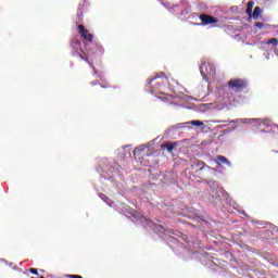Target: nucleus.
Returning <instances> with one entry per match:
<instances>
[{"instance_id": "6ab92c4d", "label": "nucleus", "mask_w": 278, "mask_h": 278, "mask_svg": "<svg viewBox=\"0 0 278 278\" xmlns=\"http://www.w3.org/2000/svg\"><path fill=\"white\" fill-rule=\"evenodd\" d=\"M136 151H137V150L135 149L134 153H136Z\"/></svg>"}, {"instance_id": "ddd939ff", "label": "nucleus", "mask_w": 278, "mask_h": 278, "mask_svg": "<svg viewBox=\"0 0 278 278\" xmlns=\"http://www.w3.org/2000/svg\"><path fill=\"white\" fill-rule=\"evenodd\" d=\"M159 78H160V76H154V78L150 79L148 83L149 86H151L153 84V81H155V79H159Z\"/></svg>"}, {"instance_id": "4468645a", "label": "nucleus", "mask_w": 278, "mask_h": 278, "mask_svg": "<svg viewBox=\"0 0 278 278\" xmlns=\"http://www.w3.org/2000/svg\"><path fill=\"white\" fill-rule=\"evenodd\" d=\"M255 27H258L260 29H262V27H264V23L257 22V23L255 24Z\"/></svg>"}, {"instance_id": "7ed1b4c3", "label": "nucleus", "mask_w": 278, "mask_h": 278, "mask_svg": "<svg viewBox=\"0 0 278 278\" xmlns=\"http://www.w3.org/2000/svg\"><path fill=\"white\" fill-rule=\"evenodd\" d=\"M202 77H207V75H216V67L208 62L202 63L200 67Z\"/></svg>"}, {"instance_id": "f8f14e48", "label": "nucleus", "mask_w": 278, "mask_h": 278, "mask_svg": "<svg viewBox=\"0 0 278 278\" xmlns=\"http://www.w3.org/2000/svg\"><path fill=\"white\" fill-rule=\"evenodd\" d=\"M191 125H195V127H201V126H203V122H201V121H192Z\"/></svg>"}, {"instance_id": "2eb2a0df", "label": "nucleus", "mask_w": 278, "mask_h": 278, "mask_svg": "<svg viewBox=\"0 0 278 278\" xmlns=\"http://www.w3.org/2000/svg\"><path fill=\"white\" fill-rule=\"evenodd\" d=\"M66 277L67 278H84V277H81L79 275H67Z\"/></svg>"}, {"instance_id": "f03ea898", "label": "nucleus", "mask_w": 278, "mask_h": 278, "mask_svg": "<svg viewBox=\"0 0 278 278\" xmlns=\"http://www.w3.org/2000/svg\"><path fill=\"white\" fill-rule=\"evenodd\" d=\"M71 47L73 49V55H79L80 60H86L88 63H90L88 58L84 59V55H81L84 50H81V41H79V39H73L71 41Z\"/></svg>"}, {"instance_id": "9b49d317", "label": "nucleus", "mask_w": 278, "mask_h": 278, "mask_svg": "<svg viewBox=\"0 0 278 278\" xmlns=\"http://www.w3.org/2000/svg\"><path fill=\"white\" fill-rule=\"evenodd\" d=\"M266 45H274V47H277L278 40L277 38H271L266 42Z\"/></svg>"}, {"instance_id": "0eeeda50", "label": "nucleus", "mask_w": 278, "mask_h": 278, "mask_svg": "<svg viewBox=\"0 0 278 278\" xmlns=\"http://www.w3.org/2000/svg\"><path fill=\"white\" fill-rule=\"evenodd\" d=\"M177 147V142H165L161 146L162 151H167L168 153H173V150Z\"/></svg>"}, {"instance_id": "1a4fd4ad", "label": "nucleus", "mask_w": 278, "mask_h": 278, "mask_svg": "<svg viewBox=\"0 0 278 278\" xmlns=\"http://www.w3.org/2000/svg\"><path fill=\"white\" fill-rule=\"evenodd\" d=\"M254 5H255V2H253V1L248 2L245 14H248L249 18H253V7Z\"/></svg>"}, {"instance_id": "6e6552de", "label": "nucleus", "mask_w": 278, "mask_h": 278, "mask_svg": "<svg viewBox=\"0 0 278 278\" xmlns=\"http://www.w3.org/2000/svg\"><path fill=\"white\" fill-rule=\"evenodd\" d=\"M216 162H217V164H226V166H231V162H229V159L225 157L223 155H217Z\"/></svg>"}, {"instance_id": "9d476101", "label": "nucleus", "mask_w": 278, "mask_h": 278, "mask_svg": "<svg viewBox=\"0 0 278 278\" xmlns=\"http://www.w3.org/2000/svg\"><path fill=\"white\" fill-rule=\"evenodd\" d=\"M261 15H262V8L255 7L252 13V17L254 18V21H258Z\"/></svg>"}, {"instance_id": "20e7f679", "label": "nucleus", "mask_w": 278, "mask_h": 278, "mask_svg": "<svg viewBox=\"0 0 278 278\" xmlns=\"http://www.w3.org/2000/svg\"><path fill=\"white\" fill-rule=\"evenodd\" d=\"M199 18L202 23V25H214V23H218V18L208 15V14H200Z\"/></svg>"}, {"instance_id": "f257e3e1", "label": "nucleus", "mask_w": 278, "mask_h": 278, "mask_svg": "<svg viewBox=\"0 0 278 278\" xmlns=\"http://www.w3.org/2000/svg\"><path fill=\"white\" fill-rule=\"evenodd\" d=\"M249 87V81L244 78H232L228 81V88L235 92H242Z\"/></svg>"}, {"instance_id": "dca6fc26", "label": "nucleus", "mask_w": 278, "mask_h": 278, "mask_svg": "<svg viewBox=\"0 0 278 278\" xmlns=\"http://www.w3.org/2000/svg\"><path fill=\"white\" fill-rule=\"evenodd\" d=\"M29 271H30L33 275H38V269H36V268H30Z\"/></svg>"}, {"instance_id": "f3484780", "label": "nucleus", "mask_w": 278, "mask_h": 278, "mask_svg": "<svg viewBox=\"0 0 278 278\" xmlns=\"http://www.w3.org/2000/svg\"><path fill=\"white\" fill-rule=\"evenodd\" d=\"M206 184H207L208 186H214L215 182L212 181V180H207Z\"/></svg>"}, {"instance_id": "39448f33", "label": "nucleus", "mask_w": 278, "mask_h": 278, "mask_svg": "<svg viewBox=\"0 0 278 278\" xmlns=\"http://www.w3.org/2000/svg\"><path fill=\"white\" fill-rule=\"evenodd\" d=\"M78 34L84 38V40H88V42H92V38H94V36L90 34L84 25H78Z\"/></svg>"}, {"instance_id": "a211bd4d", "label": "nucleus", "mask_w": 278, "mask_h": 278, "mask_svg": "<svg viewBox=\"0 0 278 278\" xmlns=\"http://www.w3.org/2000/svg\"><path fill=\"white\" fill-rule=\"evenodd\" d=\"M102 88H108L106 86H102Z\"/></svg>"}, {"instance_id": "423d86ee", "label": "nucleus", "mask_w": 278, "mask_h": 278, "mask_svg": "<svg viewBox=\"0 0 278 278\" xmlns=\"http://www.w3.org/2000/svg\"><path fill=\"white\" fill-rule=\"evenodd\" d=\"M194 164H195V166H200L198 172L205 170V168H206L207 170H214V173H216V168H213L210 165H206V163L201 160H195Z\"/></svg>"}]
</instances>
